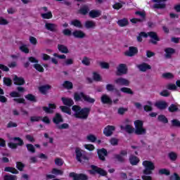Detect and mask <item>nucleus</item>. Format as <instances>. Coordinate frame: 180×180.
<instances>
[{
    "label": "nucleus",
    "instance_id": "35",
    "mask_svg": "<svg viewBox=\"0 0 180 180\" xmlns=\"http://www.w3.org/2000/svg\"><path fill=\"white\" fill-rule=\"evenodd\" d=\"M143 109L146 112H151V110H153V103L148 101L147 105H144Z\"/></svg>",
    "mask_w": 180,
    "mask_h": 180
},
{
    "label": "nucleus",
    "instance_id": "34",
    "mask_svg": "<svg viewBox=\"0 0 180 180\" xmlns=\"http://www.w3.org/2000/svg\"><path fill=\"white\" fill-rule=\"evenodd\" d=\"M168 157L171 161H176V159L178 158V154L175 152H170L168 154Z\"/></svg>",
    "mask_w": 180,
    "mask_h": 180
},
{
    "label": "nucleus",
    "instance_id": "63",
    "mask_svg": "<svg viewBox=\"0 0 180 180\" xmlns=\"http://www.w3.org/2000/svg\"><path fill=\"white\" fill-rule=\"evenodd\" d=\"M4 180H16V176L13 175H6L4 176Z\"/></svg>",
    "mask_w": 180,
    "mask_h": 180
},
{
    "label": "nucleus",
    "instance_id": "44",
    "mask_svg": "<svg viewBox=\"0 0 180 180\" xmlns=\"http://www.w3.org/2000/svg\"><path fill=\"white\" fill-rule=\"evenodd\" d=\"M79 12L80 13H82V15H86V13L89 12V8H88V6H84L80 9Z\"/></svg>",
    "mask_w": 180,
    "mask_h": 180
},
{
    "label": "nucleus",
    "instance_id": "13",
    "mask_svg": "<svg viewBox=\"0 0 180 180\" xmlns=\"http://www.w3.org/2000/svg\"><path fill=\"white\" fill-rule=\"evenodd\" d=\"M153 1L156 3L154 4L153 8L156 9H163L165 8V2H167V0H153Z\"/></svg>",
    "mask_w": 180,
    "mask_h": 180
},
{
    "label": "nucleus",
    "instance_id": "2",
    "mask_svg": "<svg viewBox=\"0 0 180 180\" xmlns=\"http://www.w3.org/2000/svg\"><path fill=\"white\" fill-rule=\"evenodd\" d=\"M142 165L144 168L143 170L144 175H151L153 171L155 169V165L150 160H143L142 162Z\"/></svg>",
    "mask_w": 180,
    "mask_h": 180
},
{
    "label": "nucleus",
    "instance_id": "55",
    "mask_svg": "<svg viewBox=\"0 0 180 180\" xmlns=\"http://www.w3.org/2000/svg\"><path fill=\"white\" fill-rule=\"evenodd\" d=\"M9 24V21L8 20L4 18L3 17H0V25H6Z\"/></svg>",
    "mask_w": 180,
    "mask_h": 180
},
{
    "label": "nucleus",
    "instance_id": "18",
    "mask_svg": "<svg viewBox=\"0 0 180 180\" xmlns=\"http://www.w3.org/2000/svg\"><path fill=\"white\" fill-rule=\"evenodd\" d=\"M137 68L142 72H146L148 70H151V66L147 63H141L137 65Z\"/></svg>",
    "mask_w": 180,
    "mask_h": 180
},
{
    "label": "nucleus",
    "instance_id": "20",
    "mask_svg": "<svg viewBox=\"0 0 180 180\" xmlns=\"http://www.w3.org/2000/svg\"><path fill=\"white\" fill-rule=\"evenodd\" d=\"M90 18H92L93 19H95V18H99L101 15H102V11L99 10H93L89 12V13Z\"/></svg>",
    "mask_w": 180,
    "mask_h": 180
},
{
    "label": "nucleus",
    "instance_id": "53",
    "mask_svg": "<svg viewBox=\"0 0 180 180\" xmlns=\"http://www.w3.org/2000/svg\"><path fill=\"white\" fill-rule=\"evenodd\" d=\"M55 164L56 165H58V167H61L63 164H64V161L61 158H56L55 160Z\"/></svg>",
    "mask_w": 180,
    "mask_h": 180
},
{
    "label": "nucleus",
    "instance_id": "12",
    "mask_svg": "<svg viewBox=\"0 0 180 180\" xmlns=\"http://www.w3.org/2000/svg\"><path fill=\"white\" fill-rule=\"evenodd\" d=\"M115 126H107L103 130V134L106 136V137H110L112 134H113V131L115 130Z\"/></svg>",
    "mask_w": 180,
    "mask_h": 180
},
{
    "label": "nucleus",
    "instance_id": "56",
    "mask_svg": "<svg viewBox=\"0 0 180 180\" xmlns=\"http://www.w3.org/2000/svg\"><path fill=\"white\" fill-rule=\"evenodd\" d=\"M167 89L170 91H175L176 89V85L175 84H169L167 85Z\"/></svg>",
    "mask_w": 180,
    "mask_h": 180
},
{
    "label": "nucleus",
    "instance_id": "30",
    "mask_svg": "<svg viewBox=\"0 0 180 180\" xmlns=\"http://www.w3.org/2000/svg\"><path fill=\"white\" fill-rule=\"evenodd\" d=\"M84 26L86 29H94V27L96 26V24L94 21L88 20L86 21Z\"/></svg>",
    "mask_w": 180,
    "mask_h": 180
},
{
    "label": "nucleus",
    "instance_id": "37",
    "mask_svg": "<svg viewBox=\"0 0 180 180\" xmlns=\"http://www.w3.org/2000/svg\"><path fill=\"white\" fill-rule=\"evenodd\" d=\"M70 25H72V26H75V27H79V28L82 27V24L78 20H75L71 21Z\"/></svg>",
    "mask_w": 180,
    "mask_h": 180
},
{
    "label": "nucleus",
    "instance_id": "1",
    "mask_svg": "<svg viewBox=\"0 0 180 180\" xmlns=\"http://www.w3.org/2000/svg\"><path fill=\"white\" fill-rule=\"evenodd\" d=\"M72 110L74 112V116L78 119H87L89 112H91V108H85L81 109V107L78 105H73Z\"/></svg>",
    "mask_w": 180,
    "mask_h": 180
},
{
    "label": "nucleus",
    "instance_id": "7",
    "mask_svg": "<svg viewBox=\"0 0 180 180\" xmlns=\"http://www.w3.org/2000/svg\"><path fill=\"white\" fill-rule=\"evenodd\" d=\"M91 169L92 170H89V174L91 175H95V174H99V175H102L103 176H105L108 173L106 171L91 165Z\"/></svg>",
    "mask_w": 180,
    "mask_h": 180
},
{
    "label": "nucleus",
    "instance_id": "31",
    "mask_svg": "<svg viewBox=\"0 0 180 180\" xmlns=\"http://www.w3.org/2000/svg\"><path fill=\"white\" fill-rule=\"evenodd\" d=\"M165 57L166 58H171V56H172L174 54V53H175V50H174V49L172 48H167L165 49Z\"/></svg>",
    "mask_w": 180,
    "mask_h": 180
},
{
    "label": "nucleus",
    "instance_id": "21",
    "mask_svg": "<svg viewBox=\"0 0 180 180\" xmlns=\"http://www.w3.org/2000/svg\"><path fill=\"white\" fill-rule=\"evenodd\" d=\"M129 162L131 165H137L140 162V159L137 156L131 155L129 156Z\"/></svg>",
    "mask_w": 180,
    "mask_h": 180
},
{
    "label": "nucleus",
    "instance_id": "16",
    "mask_svg": "<svg viewBox=\"0 0 180 180\" xmlns=\"http://www.w3.org/2000/svg\"><path fill=\"white\" fill-rule=\"evenodd\" d=\"M98 155L99 160H101V161H105V157L108 155V151L105 148L98 150Z\"/></svg>",
    "mask_w": 180,
    "mask_h": 180
},
{
    "label": "nucleus",
    "instance_id": "22",
    "mask_svg": "<svg viewBox=\"0 0 180 180\" xmlns=\"http://www.w3.org/2000/svg\"><path fill=\"white\" fill-rule=\"evenodd\" d=\"M53 120L55 124H60V123H63V122H64V120H63V117L59 113L56 114Z\"/></svg>",
    "mask_w": 180,
    "mask_h": 180
},
{
    "label": "nucleus",
    "instance_id": "64",
    "mask_svg": "<svg viewBox=\"0 0 180 180\" xmlns=\"http://www.w3.org/2000/svg\"><path fill=\"white\" fill-rule=\"evenodd\" d=\"M170 180H180V177L176 173H174L173 175L170 176Z\"/></svg>",
    "mask_w": 180,
    "mask_h": 180
},
{
    "label": "nucleus",
    "instance_id": "38",
    "mask_svg": "<svg viewBox=\"0 0 180 180\" xmlns=\"http://www.w3.org/2000/svg\"><path fill=\"white\" fill-rule=\"evenodd\" d=\"M4 171L6 172H11V174H18V170L11 167H5Z\"/></svg>",
    "mask_w": 180,
    "mask_h": 180
},
{
    "label": "nucleus",
    "instance_id": "45",
    "mask_svg": "<svg viewBox=\"0 0 180 180\" xmlns=\"http://www.w3.org/2000/svg\"><path fill=\"white\" fill-rule=\"evenodd\" d=\"M41 120V117L40 116H32L30 117V122L34 123V122H40Z\"/></svg>",
    "mask_w": 180,
    "mask_h": 180
},
{
    "label": "nucleus",
    "instance_id": "51",
    "mask_svg": "<svg viewBox=\"0 0 180 180\" xmlns=\"http://www.w3.org/2000/svg\"><path fill=\"white\" fill-rule=\"evenodd\" d=\"M84 147L86 150H89V151H93V150H95V146L92 144H85Z\"/></svg>",
    "mask_w": 180,
    "mask_h": 180
},
{
    "label": "nucleus",
    "instance_id": "52",
    "mask_svg": "<svg viewBox=\"0 0 180 180\" xmlns=\"http://www.w3.org/2000/svg\"><path fill=\"white\" fill-rule=\"evenodd\" d=\"M4 83L7 86H11V85H12V80L9 78L4 77Z\"/></svg>",
    "mask_w": 180,
    "mask_h": 180
},
{
    "label": "nucleus",
    "instance_id": "41",
    "mask_svg": "<svg viewBox=\"0 0 180 180\" xmlns=\"http://www.w3.org/2000/svg\"><path fill=\"white\" fill-rule=\"evenodd\" d=\"M99 65L104 70H109L110 68V65L106 62H100Z\"/></svg>",
    "mask_w": 180,
    "mask_h": 180
},
{
    "label": "nucleus",
    "instance_id": "59",
    "mask_svg": "<svg viewBox=\"0 0 180 180\" xmlns=\"http://www.w3.org/2000/svg\"><path fill=\"white\" fill-rule=\"evenodd\" d=\"M27 148L28 150V151H30V153H35V149H34V146L32 144H27Z\"/></svg>",
    "mask_w": 180,
    "mask_h": 180
},
{
    "label": "nucleus",
    "instance_id": "19",
    "mask_svg": "<svg viewBox=\"0 0 180 180\" xmlns=\"http://www.w3.org/2000/svg\"><path fill=\"white\" fill-rule=\"evenodd\" d=\"M155 106H156V108L158 109L163 110L164 109H167L168 104L165 101H158L155 103Z\"/></svg>",
    "mask_w": 180,
    "mask_h": 180
},
{
    "label": "nucleus",
    "instance_id": "46",
    "mask_svg": "<svg viewBox=\"0 0 180 180\" xmlns=\"http://www.w3.org/2000/svg\"><path fill=\"white\" fill-rule=\"evenodd\" d=\"M63 86L67 89H72V83L71 82L66 81L63 83Z\"/></svg>",
    "mask_w": 180,
    "mask_h": 180
},
{
    "label": "nucleus",
    "instance_id": "27",
    "mask_svg": "<svg viewBox=\"0 0 180 180\" xmlns=\"http://www.w3.org/2000/svg\"><path fill=\"white\" fill-rule=\"evenodd\" d=\"M53 109H56L55 104H49V107H43V110H44L46 113H53Z\"/></svg>",
    "mask_w": 180,
    "mask_h": 180
},
{
    "label": "nucleus",
    "instance_id": "24",
    "mask_svg": "<svg viewBox=\"0 0 180 180\" xmlns=\"http://www.w3.org/2000/svg\"><path fill=\"white\" fill-rule=\"evenodd\" d=\"M122 130H124L127 131V133H129L131 134V133H133L134 131V128H133V126L127 124L125 127L123 125L120 126Z\"/></svg>",
    "mask_w": 180,
    "mask_h": 180
},
{
    "label": "nucleus",
    "instance_id": "43",
    "mask_svg": "<svg viewBox=\"0 0 180 180\" xmlns=\"http://www.w3.org/2000/svg\"><path fill=\"white\" fill-rule=\"evenodd\" d=\"M60 109H61L62 112L64 113H67L68 115H71V110L70 108L65 107V106H60Z\"/></svg>",
    "mask_w": 180,
    "mask_h": 180
},
{
    "label": "nucleus",
    "instance_id": "11",
    "mask_svg": "<svg viewBox=\"0 0 180 180\" xmlns=\"http://www.w3.org/2000/svg\"><path fill=\"white\" fill-rule=\"evenodd\" d=\"M115 82L117 85H120V86H129V85H130V82L123 77L116 79Z\"/></svg>",
    "mask_w": 180,
    "mask_h": 180
},
{
    "label": "nucleus",
    "instance_id": "17",
    "mask_svg": "<svg viewBox=\"0 0 180 180\" xmlns=\"http://www.w3.org/2000/svg\"><path fill=\"white\" fill-rule=\"evenodd\" d=\"M15 85H25V79L15 75L13 78Z\"/></svg>",
    "mask_w": 180,
    "mask_h": 180
},
{
    "label": "nucleus",
    "instance_id": "48",
    "mask_svg": "<svg viewBox=\"0 0 180 180\" xmlns=\"http://www.w3.org/2000/svg\"><path fill=\"white\" fill-rule=\"evenodd\" d=\"M158 119L159 122H162V123H168V120L164 115H159Z\"/></svg>",
    "mask_w": 180,
    "mask_h": 180
},
{
    "label": "nucleus",
    "instance_id": "36",
    "mask_svg": "<svg viewBox=\"0 0 180 180\" xmlns=\"http://www.w3.org/2000/svg\"><path fill=\"white\" fill-rule=\"evenodd\" d=\"M45 27L47 29V30H50L51 32H53V30H56V25L51 24V23H46L45 24Z\"/></svg>",
    "mask_w": 180,
    "mask_h": 180
},
{
    "label": "nucleus",
    "instance_id": "47",
    "mask_svg": "<svg viewBox=\"0 0 180 180\" xmlns=\"http://www.w3.org/2000/svg\"><path fill=\"white\" fill-rule=\"evenodd\" d=\"M162 77L166 79H172V78H174V75H172V73L167 72L162 74Z\"/></svg>",
    "mask_w": 180,
    "mask_h": 180
},
{
    "label": "nucleus",
    "instance_id": "9",
    "mask_svg": "<svg viewBox=\"0 0 180 180\" xmlns=\"http://www.w3.org/2000/svg\"><path fill=\"white\" fill-rule=\"evenodd\" d=\"M12 140L15 141L17 143H8V146L10 147V148H18V146H23V140H22V139L20 137L13 138Z\"/></svg>",
    "mask_w": 180,
    "mask_h": 180
},
{
    "label": "nucleus",
    "instance_id": "29",
    "mask_svg": "<svg viewBox=\"0 0 180 180\" xmlns=\"http://www.w3.org/2000/svg\"><path fill=\"white\" fill-rule=\"evenodd\" d=\"M49 89H51V86L46 84L44 85L39 87V91L41 94H47V91H49Z\"/></svg>",
    "mask_w": 180,
    "mask_h": 180
},
{
    "label": "nucleus",
    "instance_id": "57",
    "mask_svg": "<svg viewBox=\"0 0 180 180\" xmlns=\"http://www.w3.org/2000/svg\"><path fill=\"white\" fill-rule=\"evenodd\" d=\"M52 174H53L54 175H63V172L60 169H53Z\"/></svg>",
    "mask_w": 180,
    "mask_h": 180
},
{
    "label": "nucleus",
    "instance_id": "26",
    "mask_svg": "<svg viewBox=\"0 0 180 180\" xmlns=\"http://www.w3.org/2000/svg\"><path fill=\"white\" fill-rule=\"evenodd\" d=\"M63 103L65 104L66 106H72L74 105V101L71 98H67L63 97L62 98Z\"/></svg>",
    "mask_w": 180,
    "mask_h": 180
},
{
    "label": "nucleus",
    "instance_id": "61",
    "mask_svg": "<svg viewBox=\"0 0 180 180\" xmlns=\"http://www.w3.org/2000/svg\"><path fill=\"white\" fill-rule=\"evenodd\" d=\"M105 89L109 91H115V85L108 84L106 85Z\"/></svg>",
    "mask_w": 180,
    "mask_h": 180
},
{
    "label": "nucleus",
    "instance_id": "15",
    "mask_svg": "<svg viewBox=\"0 0 180 180\" xmlns=\"http://www.w3.org/2000/svg\"><path fill=\"white\" fill-rule=\"evenodd\" d=\"M137 48L134 46H131L129 48V51H127L124 53V55L127 57H133L135 54H137Z\"/></svg>",
    "mask_w": 180,
    "mask_h": 180
},
{
    "label": "nucleus",
    "instance_id": "54",
    "mask_svg": "<svg viewBox=\"0 0 180 180\" xmlns=\"http://www.w3.org/2000/svg\"><path fill=\"white\" fill-rule=\"evenodd\" d=\"M168 110L169 112H176V110H178V107L175 105V104H172Z\"/></svg>",
    "mask_w": 180,
    "mask_h": 180
},
{
    "label": "nucleus",
    "instance_id": "32",
    "mask_svg": "<svg viewBox=\"0 0 180 180\" xmlns=\"http://www.w3.org/2000/svg\"><path fill=\"white\" fill-rule=\"evenodd\" d=\"M117 25H119L120 27H124V26L129 25V20L126 18L121 19L117 21Z\"/></svg>",
    "mask_w": 180,
    "mask_h": 180
},
{
    "label": "nucleus",
    "instance_id": "49",
    "mask_svg": "<svg viewBox=\"0 0 180 180\" xmlns=\"http://www.w3.org/2000/svg\"><path fill=\"white\" fill-rule=\"evenodd\" d=\"M25 99H27V101H30L31 102H36V97L32 94L25 96Z\"/></svg>",
    "mask_w": 180,
    "mask_h": 180
},
{
    "label": "nucleus",
    "instance_id": "62",
    "mask_svg": "<svg viewBox=\"0 0 180 180\" xmlns=\"http://www.w3.org/2000/svg\"><path fill=\"white\" fill-rule=\"evenodd\" d=\"M172 126H174L175 127H180V122L178 120H172Z\"/></svg>",
    "mask_w": 180,
    "mask_h": 180
},
{
    "label": "nucleus",
    "instance_id": "28",
    "mask_svg": "<svg viewBox=\"0 0 180 180\" xmlns=\"http://www.w3.org/2000/svg\"><path fill=\"white\" fill-rule=\"evenodd\" d=\"M58 50H59L60 53H63L64 54H68V53H70V51H68V48H67V46H65V45L58 44Z\"/></svg>",
    "mask_w": 180,
    "mask_h": 180
},
{
    "label": "nucleus",
    "instance_id": "25",
    "mask_svg": "<svg viewBox=\"0 0 180 180\" xmlns=\"http://www.w3.org/2000/svg\"><path fill=\"white\" fill-rule=\"evenodd\" d=\"M101 102L103 103H108L109 105H112V99L108 95L104 94L101 96Z\"/></svg>",
    "mask_w": 180,
    "mask_h": 180
},
{
    "label": "nucleus",
    "instance_id": "33",
    "mask_svg": "<svg viewBox=\"0 0 180 180\" xmlns=\"http://www.w3.org/2000/svg\"><path fill=\"white\" fill-rule=\"evenodd\" d=\"M86 139L87 141H89L90 143H95V141H96V140H97L96 136H95L92 134L87 135Z\"/></svg>",
    "mask_w": 180,
    "mask_h": 180
},
{
    "label": "nucleus",
    "instance_id": "10",
    "mask_svg": "<svg viewBox=\"0 0 180 180\" xmlns=\"http://www.w3.org/2000/svg\"><path fill=\"white\" fill-rule=\"evenodd\" d=\"M29 61L30 63H35L36 64L34 65V68L37 70V71H39V72H44V68H43V66L40 64H38L39 60L36 59V58L30 57L29 58Z\"/></svg>",
    "mask_w": 180,
    "mask_h": 180
},
{
    "label": "nucleus",
    "instance_id": "60",
    "mask_svg": "<svg viewBox=\"0 0 180 180\" xmlns=\"http://www.w3.org/2000/svg\"><path fill=\"white\" fill-rule=\"evenodd\" d=\"M115 158L116 160H117V161H120V162H123V161H124V157H123L120 154V155H115Z\"/></svg>",
    "mask_w": 180,
    "mask_h": 180
},
{
    "label": "nucleus",
    "instance_id": "58",
    "mask_svg": "<svg viewBox=\"0 0 180 180\" xmlns=\"http://www.w3.org/2000/svg\"><path fill=\"white\" fill-rule=\"evenodd\" d=\"M20 50L23 53H25L26 54L29 53V49H27V46H26V45H22L20 46Z\"/></svg>",
    "mask_w": 180,
    "mask_h": 180
},
{
    "label": "nucleus",
    "instance_id": "23",
    "mask_svg": "<svg viewBox=\"0 0 180 180\" xmlns=\"http://www.w3.org/2000/svg\"><path fill=\"white\" fill-rule=\"evenodd\" d=\"M74 37L77 39H84L85 37V33L81 30H76L72 32Z\"/></svg>",
    "mask_w": 180,
    "mask_h": 180
},
{
    "label": "nucleus",
    "instance_id": "50",
    "mask_svg": "<svg viewBox=\"0 0 180 180\" xmlns=\"http://www.w3.org/2000/svg\"><path fill=\"white\" fill-rule=\"evenodd\" d=\"M159 174H160V175H169L170 172L169 170L167 169H162L159 170Z\"/></svg>",
    "mask_w": 180,
    "mask_h": 180
},
{
    "label": "nucleus",
    "instance_id": "8",
    "mask_svg": "<svg viewBox=\"0 0 180 180\" xmlns=\"http://www.w3.org/2000/svg\"><path fill=\"white\" fill-rule=\"evenodd\" d=\"M127 74V66L126 64L121 63L117 67L116 75H124Z\"/></svg>",
    "mask_w": 180,
    "mask_h": 180
},
{
    "label": "nucleus",
    "instance_id": "4",
    "mask_svg": "<svg viewBox=\"0 0 180 180\" xmlns=\"http://www.w3.org/2000/svg\"><path fill=\"white\" fill-rule=\"evenodd\" d=\"M150 37L151 39V43H153V44H157L158 41H160V39L158 38V37L157 36V33L154 32H150L146 33V32H141L139 34V36L137 37V40L139 41H141V37Z\"/></svg>",
    "mask_w": 180,
    "mask_h": 180
},
{
    "label": "nucleus",
    "instance_id": "14",
    "mask_svg": "<svg viewBox=\"0 0 180 180\" xmlns=\"http://www.w3.org/2000/svg\"><path fill=\"white\" fill-rule=\"evenodd\" d=\"M70 176H72L74 180H86L88 179V176L86 175L80 174H76L75 173H70Z\"/></svg>",
    "mask_w": 180,
    "mask_h": 180
},
{
    "label": "nucleus",
    "instance_id": "40",
    "mask_svg": "<svg viewBox=\"0 0 180 180\" xmlns=\"http://www.w3.org/2000/svg\"><path fill=\"white\" fill-rule=\"evenodd\" d=\"M121 92L124 94H128L129 95H133V91H131L129 88L122 87L120 89Z\"/></svg>",
    "mask_w": 180,
    "mask_h": 180
},
{
    "label": "nucleus",
    "instance_id": "42",
    "mask_svg": "<svg viewBox=\"0 0 180 180\" xmlns=\"http://www.w3.org/2000/svg\"><path fill=\"white\" fill-rule=\"evenodd\" d=\"M82 63L84 65H91V58H88V57H84L83 58L82 60Z\"/></svg>",
    "mask_w": 180,
    "mask_h": 180
},
{
    "label": "nucleus",
    "instance_id": "39",
    "mask_svg": "<svg viewBox=\"0 0 180 180\" xmlns=\"http://www.w3.org/2000/svg\"><path fill=\"white\" fill-rule=\"evenodd\" d=\"M41 16L43 19H51V18H53V14L49 11L48 13H41Z\"/></svg>",
    "mask_w": 180,
    "mask_h": 180
},
{
    "label": "nucleus",
    "instance_id": "5",
    "mask_svg": "<svg viewBox=\"0 0 180 180\" xmlns=\"http://www.w3.org/2000/svg\"><path fill=\"white\" fill-rule=\"evenodd\" d=\"M75 101H85V102H88L89 103H94L95 100L89 97V96H86L84 94V93H75L74 96Z\"/></svg>",
    "mask_w": 180,
    "mask_h": 180
},
{
    "label": "nucleus",
    "instance_id": "3",
    "mask_svg": "<svg viewBox=\"0 0 180 180\" xmlns=\"http://www.w3.org/2000/svg\"><path fill=\"white\" fill-rule=\"evenodd\" d=\"M135 126V134L143 136L147 133V129L144 127V122L142 120H137L134 123Z\"/></svg>",
    "mask_w": 180,
    "mask_h": 180
},
{
    "label": "nucleus",
    "instance_id": "6",
    "mask_svg": "<svg viewBox=\"0 0 180 180\" xmlns=\"http://www.w3.org/2000/svg\"><path fill=\"white\" fill-rule=\"evenodd\" d=\"M75 154H76V160L79 162H84L86 160H88L85 153H84V150H82L79 148H75Z\"/></svg>",
    "mask_w": 180,
    "mask_h": 180
}]
</instances>
